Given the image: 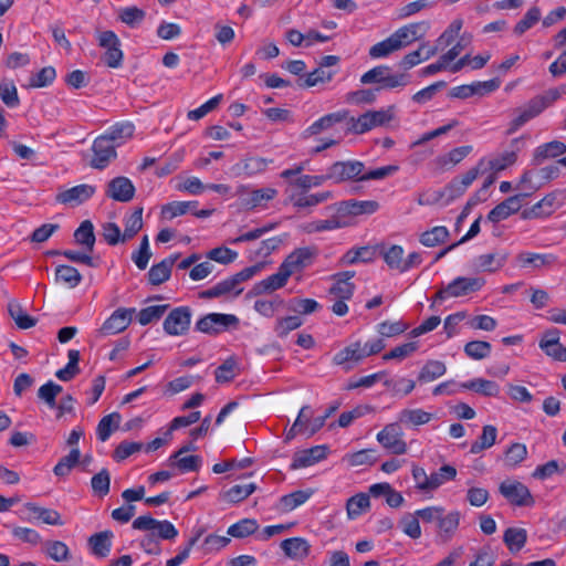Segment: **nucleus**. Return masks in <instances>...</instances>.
<instances>
[{"mask_svg":"<svg viewBox=\"0 0 566 566\" xmlns=\"http://www.w3.org/2000/svg\"><path fill=\"white\" fill-rule=\"evenodd\" d=\"M364 169V164L358 160L336 161L328 167L326 175L328 180L339 184L350 179L359 180L360 174Z\"/></svg>","mask_w":566,"mask_h":566,"instance_id":"obj_11","label":"nucleus"},{"mask_svg":"<svg viewBox=\"0 0 566 566\" xmlns=\"http://www.w3.org/2000/svg\"><path fill=\"white\" fill-rule=\"evenodd\" d=\"M400 526L402 532L412 539H418L422 534L416 511L403 515L400 520Z\"/></svg>","mask_w":566,"mask_h":566,"instance_id":"obj_63","label":"nucleus"},{"mask_svg":"<svg viewBox=\"0 0 566 566\" xmlns=\"http://www.w3.org/2000/svg\"><path fill=\"white\" fill-rule=\"evenodd\" d=\"M516 261L522 269L543 270L552 268L557 256L552 253H534V252H521L516 256Z\"/></svg>","mask_w":566,"mask_h":566,"instance_id":"obj_21","label":"nucleus"},{"mask_svg":"<svg viewBox=\"0 0 566 566\" xmlns=\"http://www.w3.org/2000/svg\"><path fill=\"white\" fill-rule=\"evenodd\" d=\"M117 146L113 144L109 138L104 135L97 137L93 144V159L91 161L92 167L97 169L105 168L112 159L116 157L115 148Z\"/></svg>","mask_w":566,"mask_h":566,"instance_id":"obj_17","label":"nucleus"},{"mask_svg":"<svg viewBox=\"0 0 566 566\" xmlns=\"http://www.w3.org/2000/svg\"><path fill=\"white\" fill-rule=\"evenodd\" d=\"M326 457V448L324 446H316L307 450L300 451L294 454L291 464L292 469H301L311 467Z\"/></svg>","mask_w":566,"mask_h":566,"instance_id":"obj_31","label":"nucleus"},{"mask_svg":"<svg viewBox=\"0 0 566 566\" xmlns=\"http://www.w3.org/2000/svg\"><path fill=\"white\" fill-rule=\"evenodd\" d=\"M385 348L381 338L368 340L365 344L354 342L337 352L332 361L335 366L342 367L343 370L349 371L365 358L380 353Z\"/></svg>","mask_w":566,"mask_h":566,"instance_id":"obj_1","label":"nucleus"},{"mask_svg":"<svg viewBox=\"0 0 566 566\" xmlns=\"http://www.w3.org/2000/svg\"><path fill=\"white\" fill-rule=\"evenodd\" d=\"M501 494L515 505H527L532 502L528 489L521 482H503L500 485Z\"/></svg>","mask_w":566,"mask_h":566,"instance_id":"obj_24","label":"nucleus"},{"mask_svg":"<svg viewBox=\"0 0 566 566\" xmlns=\"http://www.w3.org/2000/svg\"><path fill=\"white\" fill-rule=\"evenodd\" d=\"M277 190L274 188H261L248 191L241 196L242 206L247 209L264 208L269 201L274 199Z\"/></svg>","mask_w":566,"mask_h":566,"instance_id":"obj_27","label":"nucleus"},{"mask_svg":"<svg viewBox=\"0 0 566 566\" xmlns=\"http://www.w3.org/2000/svg\"><path fill=\"white\" fill-rule=\"evenodd\" d=\"M135 127L129 122L118 123L108 128L104 135L106 138L115 144L116 146L122 145L125 140L130 138L134 134Z\"/></svg>","mask_w":566,"mask_h":566,"instance_id":"obj_45","label":"nucleus"},{"mask_svg":"<svg viewBox=\"0 0 566 566\" xmlns=\"http://www.w3.org/2000/svg\"><path fill=\"white\" fill-rule=\"evenodd\" d=\"M311 415L312 411L310 406L301 408L293 426L285 433V439L287 441L292 440L298 433H303L308 437L313 436L325 424L326 418L324 415L310 420Z\"/></svg>","mask_w":566,"mask_h":566,"instance_id":"obj_5","label":"nucleus"},{"mask_svg":"<svg viewBox=\"0 0 566 566\" xmlns=\"http://www.w3.org/2000/svg\"><path fill=\"white\" fill-rule=\"evenodd\" d=\"M24 510L28 512V516L25 517L29 522L40 521L48 525H63V521L57 511L52 509H46L39 506L34 503H27L24 505Z\"/></svg>","mask_w":566,"mask_h":566,"instance_id":"obj_25","label":"nucleus"},{"mask_svg":"<svg viewBox=\"0 0 566 566\" xmlns=\"http://www.w3.org/2000/svg\"><path fill=\"white\" fill-rule=\"evenodd\" d=\"M55 281L69 289H74L81 283L82 275L73 266L59 265L55 270Z\"/></svg>","mask_w":566,"mask_h":566,"instance_id":"obj_47","label":"nucleus"},{"mask_svg":"<svg viewBox=\"0 0 566 566\" xmlns=\"http://www.w3.org/2000/svg\"><path fill=\"white\" fill-rule=\"evenodd\" d=\"M397 51L399 50L392 36L389 35L387 39L371 45L368 53L371 59H384Z\"/></svg>","mask_w":566,"mask_h":566,"instance_id":"obj_62","label":"nucleus"},{"mask_svg":"<svg viewBox=\"0 0 566 566\" xmlns=\"http://www.w3.org/2000/svg\"><path fill=\"white\" fill-rule=\"evenodd\" d=\"M191 322V311L187 306L174 308L164 321V331L171 336L187 333Z\"/></svg>","mask_w":566,"mask_h":566,"instance_id":"obj_14","label":"nucleus"},{"mask_svg":"<svg viewBox=\"0 0 566 566\" xmlns=\"http://www.w3.org/2000/svg\"><path fill=\"white\" fill-rule=\"evenodd\" d=\"M429 28V22H413L398 28L390 35L392 36L398 50H401L422 39L427 34Z\"/></svg>","mask_w":566,"mask_h":566,"instance_id":"obj_9","label":"nucleus"},{"mask_svg":"<svg viewBox=\"0 0 566 566\" xmlns=\"http://www.w3.org/2000/svg\"><path fill=\"white\" fill-rule=\"evenodd\" d=\"M542 17V12L539 8L537 7H531L526 13L524 14L523 19H521L514 27V33L516 35L524 34L527 30L533 28Z\"/></svg>","mask_w":566,"mask_h":566,"instance_id":"obj_57","label":"nucleus"},{"mask_svg":"<svg viewBox=\"0 0 566 566\" xmlns=\"http://www.w3.org/2000/svg\"><path fill=\"white\" fill-rule=\"evenodd\" d=\"M333 193L331 191H322L317 193H298L291 196L290 200L295 208H312L331 199Z\"/></svg>","mask_w":566,"mask_h":566,"instance_id":"obj_40","label":"nucleus"},{"mask_svg":"<svg viewBox=\"0 0 566 566\" xmlns=\"http://www.w3.org/2000/svg\"><path fill=\"white\" fill-rule=\"evenodd\" d=\"M285 556L294 560H303L310 555L311 545L302 537H291L281 542Z\"/></svg>","mask_w":566,"mask_h":566,"instance_id":"obj_30","label":"nucleus"},{"mask_svg":"<svg viewBox=\"0 0 566 566\" xmlns=\"http://www.w3.org/2000/svg\"><path fill=\"white\" fill-rule=\"evenodd\" d=\"M370 506L369 496L365 493H359L352 496L346 504L347 515L350 520L357 518Z\"/></svg>","mask_w":566,"mask_h":566,"instance_id":"obj_51","label":"nucleus"},{"mask_svg":"<svg viewBox=\"0 0 566 566\" xmlns=\"http://www.w3.org/2000/svg\"><path fill=\"white\" fill-rule=\"evenodd\" d=\"M272 161V159L262 157H247L235 164L232 169L238 176L244 175L247 177H253L264 172Z\"/></svg>","mask_w":566,"mask_h":566,"instance_id":"obj_28","label":"nucleus"},{"mask_svg":"<svg viewBox=\"0 0 566 566\" xmlns=\"http://www.w3.org/2000/svg\"><path fill=\"white\" fill-rule=\"evenodd\" d=\"M62 386L49 380L38 390L39 399L43 400L49 408L56 407V397L62 392Z\"/></svg>","mask_w":566,"mask_h":566,"instance_id":"obj_56","label":"nucleus"},{"mask_svg":"<svg viewBox=\"0 0 566 566\" xmlns=\"http://www.w3.org/2000/svg\"><path fill=\"white\" fill-rule=\"evenodd\" d=\"M316 254L317 250L314 247L297 248L285 258L281 265L290 275H293L310 266Z\"/></svg>","mask_w":566,"mask_h":566,"instance_id":"obj_13","label":"nucleus"},{"mask_svg":"<svg viewBox=\"0 0 566 566\" xmlns=\"http://www.w3.org/2000/svg\"><path fill=\"white\" fill-rule=\"evenodd\" d=\"M96 40L98 45L105 50L104 61L107 66L117 69L123 62V51L120 49V41L113 31H97Z\"/></svg>","mask_w":566,"mask_h":566,"instance_id":"obj_7","label":"nucleus"},{"mask_svg":"<svg viewBox=\"0 0 566 566\" xmlns=\"http://www.w3.org/2000/svg\"><path fill=\"white\" fill-rule=\"evenodd\" d=\"M342 228H346V223L337 219L335 211H333L331 218L326 220H314L301 226L302 231L308 234L333 231Z\"/></svg>","mask_w":566,"mask_h":566,"instance_id":"obj_36","label":"nucleus"},{"mask_svg":"<svg viewBox=\"0 0 566 566\" xmlns=\"http://www.w3.org/2000/svg\"><path fill=\"white\" fill-rule=\"evenodd\" d=\"M96 191L92 185H77L72 188L60 191L56 195V201L70 207H76L87 201Z\"/></svg>","mask_w":566,"mask_h":566,"instance_id":"obj_16","label":"nucleus"},{"mask_svg":"<svg viewBox=\"0 0 566 566\" xmlns=\"http://www.w3.org/2000/svg\"><path fill=\"white\" fill-rule=\"evenodd\" d=\"M472 146L469 145L453 148L449 153L438 156L434 159V165L442 171L449 170L461 163L472 151Z\"/></svg>","mask_w":566,"mask_h":566,"instance_id":"obj_32","label":"nucleus"},{"mask_svg":"<svg viewBox=\"0 0 566 566\" xmlns=\"http://www.w3.org/2000/svg\"><path fill=\"white\" fill-rule=\"evenodd\" d=\"M118 19L130 28L138 27L145 19V11L137 7H126L118 11Z\"/></svg>","mask_w":566,"mask_h":566,"instance_id":"obj_61","label":"nucleus"},{"mask_svg":"<svg viewBox=\"0 0 566 566\" xmlns=\"http://www.w3.org/2000/svg\"><path fill=\"white\" fill-rule=\"evenodd\" d=\"M480 174H484V172H483V167L480 165V160H479L478 164L474 167H472L471 169H469L464 175L452 179L442 192H434V197L432 199L431 198H426V199L421 198L419 200V203L420 205H430V203L438 201V199L443 196H448L449 201L453 200V199L462 196L465 192V190L472 185V182L478 178V176Z\"/></svg>","mask_w":566,"mask_h":566,"instance_id":"obj_2","label":"nucleus"},{"mask_svg":"<svg viewBox=\"0 0 566 566\" xmlns=\"http://www.w3.org/2000/svg\"><path fill=\"white\" fill-rule=\"evenodd\" d=\"M74 239L78 244L84 245L90 252H92L95 244L93 223L88 220L83 221L74 232Z\"/></svg>","mask_w":566,"mask_h":566,"instance_id":"obj_52","label":"nucleus"},{"mask_svg":"<svg viewBox=\"0 0 566 566\" xmlns=\"http://www.w3.org/2000/svg\"><path fill=\"white\" fill-rule=\"evenodd\" d=\"M449 231L446 227L437 226L420 235V242L424 247H436L447 240Z\"/></svg>","mask_w":566,"mask_h":566,"instance_id":"obj_58","label":"nucleus"},{"mask_svg":"<svg viewBox=\"0 0 566 566\" xmlns=\"http://www.w3.org/2000/svg\"><path fill=\"white\" fill-rule=\"evenodd\" d=\"M527 192L509 197L497 206H495L488 214V220L497 223L516 213L522 208V201L527 197Z\"/></svg>","mask_w":566,"mask_h":566,"instance_id":"obj_19","label":"nucleus"},{"mask_svg":"<svg viewBox=\"0 0 566 566\" xmlns=\"http://www.w3.org/2000/svg\"><path fill=\"white\" fill-rule=\"evenodd\" d=\"M243 291L242 286H239L235 279L230 276L228 279L218 282L212 287L202 292V296L208 298L220 297V296H238Z\"/></svg>","mask_w":566,"mask_h":566,"instance_id":"obj_34","label":"nucleus"},{"mask_svg":"<svg viewBox=\"0 0 566 566\" xmlns=\"http://www.w3.org/2000/svg\"><path fill=\"white\" fill-rule=\"evenodd\" d=\"M124 226L122 242L130 240L143 228V208H137L132 214L125 217Z\"/></svg>","mask_w":566,"mask_h":566,"instance_id":"obj_49","label":"nucleus"},{"mask_svg":"<svg viewBox=\"0 0 566 566\" xmlns=\"http://www.w3.org/2000/svg\"><path fill=\"white\" fill-rule=\"evenodd\" d=\"M346 116H347V112H345V111L327 114V115L318 118L317 120H315L306 129V132L310 135H317V134L322 133L323 130L331 128L335 124L343 122L346 118Z\"/></svg>","mask_w":566,"mask_h":566,"instance_id":"obj_44","label":"nucleus"},{"mask_svg":"<svg viewBox=\"0 0 566 566\" xmlns=\"http://www.w3.org/2000/svg\"><path fill=\"white\" fill-rule=\"evenodd\" d=\"M354 276V271H346L334 274L332 277L335 283L331 286L329 293L335 298L349 300L355 291V284L352 282Z\"/></svg>","mask_w":566,"mask_h":566,"instance_id":"obj_26","label":"nucleus"},{"mask_svg":"<svg viewBox=\"0 0 566 566\" xmlns=\"http://www.w3.org/2000/svg\"><path fill=\"white\" fill-rule=\"evenodd\" d=\"M492 346L489 342L472 340L465 344L464 353L472 359L481 360L491 354Z\"/></svg>","mask_w":566,"mask_h":566,"instance_id":"obj_59","label":"nucleus"},{"mask_svg":"<svg viewBox=\"0 0 566 566\" xmlns=\"http://www.w3.org/2000/svg\"><path fill=\"white\" fill-rule=\"evenodd\" d=\"M563 195L559 191H554L546 195L542 200L536 202L530 209L522 212L523 219H538L551 216L560 205Z\"/></svg>","mask_w":566,"mask_h":566,"instance_id":"obj_15","label":"nucleus"},{"mask_svg":"<svg viewBox=\"0 0 566 566\" xmlns=\"http://www.w3.org/2000/svg\"><path fill=\"white\" fill-rule=\"evenodd\" d=\"M394 118V107L368 111L358 117H350L348 130L354 134H365L376 127L384 126Z\"/></svg>","mask_w":566,"mask_h":566,"instance_id":"obj_4","label":"nucleus"},{"mask_svg":"<svg viewBox=\"0 0 566 566\" xmlns=\"http://www.w3.org/2000/svg\"><path fill=\"white\" fill-rule=\"evenodd\" d=\"M120 415L118 412L109 413L103 417L97 424V437L101 441H106L112 432L118 428Z\"/></svg>","mask_w":566,"mask_h":566,"instance_id":"obj_54","label":"nucleus"},{"mask_svg":"<svg viewBox=\"0 0 566 566\" xmlns=\"http://www.w3.org/2000/svg\"><path fill=\"white\" fill-rule=\"evenodd\" d=\"M543 111V102L541 99H536L535 97L532 98L527 104L516 111V116L511 120L507 133H515L532 118L539 115Z\"/></svg>","mask_w":566,"mask_h":566,"instance_id":"obj_22","label":"nucleus"},{"mask_svg":"<svg viewBox=\"0 0 566 566\" xmlns=\"http://www.w3.org/2000/svg\"><path fill=\"white\" fill-rule=\"evenodd\" d=\"M135 308L116 310L102 325L99 333L103 336L115 335L128 327Z\"/></svg>","mask_w":566,"mask_h":566,"instance_id":"obj_20","label":"nucleus"},{"mask_svg":"<svg viewBox=\"0 0 566 566\" xmlns=\"http://www.w3.org/2000/svg\"><path fill=\"white\" fill-rule=\"evenodd\" d=\"M460 517L461 515L458 511L440 515L437 526L439 530L438 536L442 541H449L454 535L460 524Z\"/></svg>","mask_w":566,"mask_h":566,"instance_id":"obj_37","label":"nucleus"},{"mask_svg":"<svg viewBox=\"0 0 566 566\" xmlns=\"http://www.w3.org/2000/svg\"><path fill=\"white\" fill-rule=\"evenodd\" d=\"M462 389L472 390L486 397H496L500 394V386L492 380L474 378L461 384Z\"/></svg>","mask_w":566,"mask_h":566,"instance_id":"obj_41","label":"nucleus"},{"mask_svg":"<svg viewBox=\"0 0 566 566\" xmlns=\"http://www.w3.org/2000/svg\"><path fill=\"white\" fill-rule=\"evenodd\" d=\"M106 195L119 202H128L134 198L135 187L126 177H116L107 185Z\"/></svg>","mask_w":566,"mask_h":566,"instance_id":"obj_23","label":"nucleus"},{"mask_svg":"<svg viewBox=\"0 0 566 566\" xmlns=\"http://www.w3.org/2000/svg\"><path fill=\"white\" fill-rule=\"evenodd\" d=\"M447 373V366L440 360L427 361L419 371L418 381L420 384L432 382Z\"/></svg>","mask_w":566,"mask_h":566,"instance_id":"obj_43","label":"nucleus"},{"mask_svg":"<svg viewBox=\"0 0 566 566\" xmlns=\"http://www.w3.org/2000/svg\"><path fill=\"white\" fill-rule=\"evenodd\" d=\"M238 324L239 318L233 314L211 313L200 318L196 328L202 333L217 334Z\"/></svg>","mask_w":566,"mask_h":566,"instance_id":"obj_12","label":"nucleus"},{"mask_svg":"<svg viewBox=\"0 0 566 566\" xmlns=\"http://www.w3.org/2000/svg\"><path fill=\"white\" fill-rule=\"evenodd\" d=\"M379 209V203L375 200H345L337 205L329 206L328 211H335L338 220L346 223V227L353 224V218L360 214H373Z\"/></svg>","mask_w":566,"mask_h":566,"instance_id":"obj_3","label":"nucleus"},{"mask_svg":"<svg viewBox=\"0 0 566 566\" xmlns=\"http://www.w3.org/2000/svg\"><path fill=\"white\" fill-rule=\"evenodd\" d=\"M437 53H438V48H431V45H429L426 42V43L420 44V46L417 50L406 54L402 57L400 65L403 69L408 70V69H411V67L420 64L423 61H428L429 59L434 56Z\"/></svg>","mask_w":566,"mask_h":566,"instance_id":"obj_35","label":"nucleus"},{"mask_svg":"<svg viewBox=\"0 0 566 566\" xmlns=\"http://www.w3.org/2000/svg\"><path fill=\"white\" fill-rule=\"evenodd\" d=\"M178 255H170L159 263L153 265L148 272L149 282L153 285H159L170 277L171 268Z\"/></svg>","mask_w":566,"mask_h":566,"instance_id":"obj_38","label":"nucleus"},{"mask_svg":"<svg viewBox=\"0 0 566 566\" xmlns=\"http://www.w3.org/2000/svg\"><path fill=\"white\" fill-rule=\"evenodd\" d=\"M484 283L481 277L459 276L448 284L449 296L459 297L479 291Z\"/></svg>","mask_w":566,"mask_h":566,"instance_id":"obj_29","label":"nucleus"},{"mask_svg":"<svg viewBox=\"0 0 566 566\" xmlns=\"http://www.w3.org/2000/svg\"><path fill=\"white\" fill-rule=\"evenodd\" d=\"M291 275L280 265L276 273L265 277L255 284L254 291L256 294L270 293L283 287Z\"/></svg>","mask_w":566,"mask_h":566,"instance_id":"obj_33","label":"nucleus"},{"mask_svg":"<svg viewBox=\"0 0 566 566\" xmlns=\"http://www.w3.org/2000/svg\"><path fill=\"white\" fill-rule=\"evenodd\" d=\"M313 494L312 491L298 490L281 497V506L284 511H293L304 504Z\"/></svg>","mask_w":566,"mask_h":566,"instance_id":"obj_60","label":"nucleus"},{"mask_svg":"<svg viewBox=\"0 0 566 566\" xmlns=\"http://www.w3.org/2000/svg\"><path fill=\"white\" fill-rule=\"evenodd\" d=\"M497 437V430L492 424H486L482 429V434L479 437L476 441L471 444L470 452L472 454H478L481 451L489 449L494 446Z\"/></svg>","mask_w":566,"mask_h":566,"instance_id":"obj_46","label":"nucleus"},{"mask_svg":"<svg viewBox=\"0 0 566 566\" xmlns=\"http://www.w3.org/2000/svg\"><path fill=\"white\" fill-rule=\"evenodd\" d=\"M462 27L463 20L460 18L454 19L437 39L436 45L432 48H438L439 52L440 50L449 46L459 36Z\"/></svg>","mask_w":566,"mask_h":566,"instance_id":"obj_48","label":"nucleus"},{"mask_svg":"<svg viewBox=\"0 0 566 566\" xmlns=\"http://www.w3.org/2000/svg\"><path fill=\"white\" fill-rule=\"evenodd\" d=\"M509 253L504 250H495L490 253L481 254L472 260V268L478 272H496L504 266Z\"/></svg>","mask_w":566,"mask_h":566,"instance_id":"obj_18","label":"nucleus"},{"mask_svg":"<svg viewBox=\"0 0 566 566\" xmlns=\"http://www.w3.org/2000/svg\"><path fill=\"white\" fill-rule=\"evenodd\" d=\"M455 476L457 470L454 467L449 464L442 465L438 471L429 475V491H433L446 482L454 480Z\"/></svg>","mask_w":566,"mask_h":566,"instance_id":"obj_55","label":"nucleus"},{"mask_svg":"<svg viewBox=\"0 0 566 566\" xmlns=\"http://www.w3.org/2000/svg\"><path fill=\"white\" fill-rule=\"evenodd\" d=\"M133 527L138 531L149 532L156 539H174L178 531L169 521H158L150 515H143L133 522Z\"/></svg>","mask_w":566,"mask_h":566,"instance_id":"obj_6","label":"nucleus"},{"mask_svg":"<svg viewBox=\"0 0 566 566\" xmlns=\"http://www.w3.org/2000/svg\"><path fill=\"white\" fill-rule=\"evenodd\" d=\"M526 538V531L518 527H510L503 535V541L511 552H518L525 545Z\"/></svg>","mask_w":566,"mask_h":566,"instance_id":"obj_53","label":"nucleus"},{"mask_svg":"<svg viewBox=\"0 0 566 566\" xmlns=\"http://www.w3.org/2000/svg\"><path fill=\"white\" fill-rule=\"evenodd\" d=\"M520 143L521 140L518 138H515L512 140V146L515 148L511 150H505L494 156L482 157L480 159V165L483 167V172L490 171L496 174L514 165L517 159Z\"/></svg>","mask_w":566,"mask_h":566,"instance_id":"obj_10","label":"nucleus"},{"mask_svg":"<svg viewBox=\"0 0 566 566\" xmlns=\"http://www.w3.org/2000/svg\"><path fill=\"white\" fill-rule=\"evenodd\" d=\"M402 437V429L397 421L386 424L384 429L377 433V441L390 453L401 455L405 454L408 449Z\"/></svg>","mask_w":566,"mask_h":566,"instance_id":"obj_8","label":"nucleus"},{"mask_svg":"<svg viewBox=\"0 0 566 566\" xmlns=\"http://www.w3.org/2000/svg\"><path fill=\"white\" fill-rule=\"evenodd\" d=\"M254 483L237 484L224 493V499L231 503H239L255 491Z\"/></svg>","mask_w":566,"mask_h":566,"instance_id":"obj_64","label":"nucleus"},{"mask_svg":"<svg viewBox=\"0 0 566 566\" xmlns=\"http://www.w3.org/2000/svg\"><path fill=\"white\" fill-rule=\"evenodd\" d=\"M566 153V145L562 142L554 140L538 146L535 149V159L541 161L548 158H556Z\"/></svg>","mask_w":566,"mask_h":566,"instance_id":"obj_50","label":"nucleus"},{"mask_svg":"<svg viewBox=\"0 0 566 566\" xmlns=\"http://www.w3.org/2000/svg\"><path fill=\"white\" fill-rule=\"evenodd\" d=\"M112 537L113 533L109 531H104L92 535L88 538V544L93 554L102 558L108 556L112 546Z\"/></svg>","mask_w":566,"mask_h":566,"instance_id":"obj_42","label":"nucleus"},{"mask_svg":"<svg viewBox=\"0 0 566 566\" xmlns=\"http://www.w3.org/2000/svg\"><path fill=\"white\" fill-rule=\"evenodd\" d=\"M434 418L433 413L427 412L420 408L417 409H402L398 413V422L410 426H422L430 422Z\"/></svg>","mask_w":566,"mask_h":566,"instance_id":"obj_39","label":"nucleus"}]
</instances>
